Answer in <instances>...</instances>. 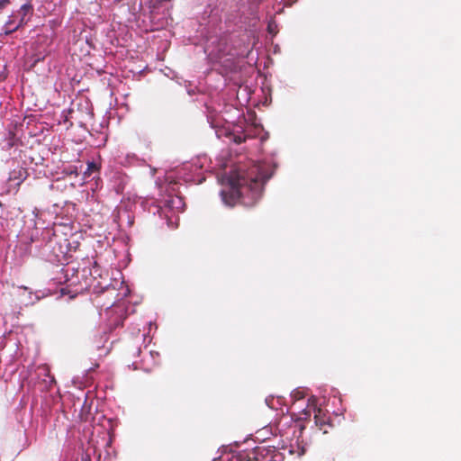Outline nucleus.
<instances>
[{"label":"nucleus","instance_id":"1","mask_svg":"<svg viewBox=\"0 0 461 461\" xmlns=\"http://www.w3.org/2000/svg\"><path fill=\"white\" fill-rule=\"evenodd\" d=\"M268 178L269 176L261 173L256 166L247 173L241 170L231 171L227 189L221 192V200L230 207H233L237 203L252 207L261 198L264 185Z\"/></svg>","mask_w":461,"mask_h":461},{"label":"nucleus","instance_id":"2","mask_svg":"<svg viewBox=\"0 0 461 461\" xmlns=\"http://www.w3.org/2000/svg\"><path fill=\"white\" fill-rule=\"evenodd\" d=\"M32 14H33L32 5L31 3H26V4L23 5L21 6V8L17 11V15L19 16L18 23L14 27V29L5 31V34L8 35V34L17 31L19 28L26 25L30 22Z\"/></svg>","mask_w":461,"mask_h":461},{"label":"nucleus","instance_id":"3","mask_svg":"<svg viewBox=\"0 0 461 461\" xmlns=\"http://www.w3.org/2000/svg\"><path fill=\"white\" fill-rule=\"evenodd\" d=\"M314 420L315 425L324 434L328 433L329 429L332 427L330 416L323 411L321 408L314 406Z\"/></svg>","mask_w":461,"mask_h":461},{"label":"nucleus","instance_id":"4","mask_svg":"<svg viewBox=\"0 0 461 461\" xmlns=\"http://www.w3.org/2000/svg\"><path fill=\"white\" fill-rule=\"evenodd\" d=\"M281 454L276 449H267L265 447H257L252 452V458L255 461H276V458H280Z\"/></svg>","mask_w":461,"mask_h":461},{"label":"nucleus","instance_id":"5","mask_svg":"<svg viewBox=\"0 0 461 461\" xmlns=\"http://www.w3.org/2000/svg\"><path fill=\"white\" fill-rule=\"evenodd\" d=\"M99 170V167L95 162H88L87 167L84 172L85 176H90L94 172H97Z\"/></svg>","mask_w":461,"mask_h":461},{"label":"nucleus","instance_id":"6","mask_svg":"<svg viewBox=\"0 0 461 461\" xmlns=\"http://www.w3.org/2000/svg\"><path fill=\"white\" fill-rule=\"evenodd\" d=\"M231 461H255V459L252 458V453L247 454L242 453L236 456H234Z\"/></svg>","mask_w":461,"mask_h":461},{"label":"nucleus","instance_id":"7","mask_svg":"<svg viewBox=\"0 0 461 461\" xmlns=\"http://www.w3.org/2000/svg\"><path fill=\"white\" fill-rule=\"evenodd\" d=\"M13 23H14L13 20H11V19H10V20L5 23V31H8V30H10V29H14V27H12Z\"/></svg>","mask_w":461,"mask_h":461},{"label":"nucleus","instance_id":"8","mask_svg":"<svg viewBox=\"0 0 461 461\" xmlns=\"http://www.w3.org/2000/svg\"><path fill=\"white\" fill-rule=\"evenodd\" d=\"M9 4V0H0V11Z\"/></svg>","mask_w":461,"mask_h":461},{"label":"nucleus","instance_id":"9","mask_svg":"<svg viewBox=\"0 0 461 461\" xmlns=\"http://www.w3.org/2000/svg\"><path fill=\"white\" fill-rule=\"evenodd\" d=\"M6 77H7V74L5 72L0 73V81L5 80Z\"/></svg>","mask_w":461,"mask_h":461},{"label":"nucleus","instance_id":"10","mask_svg":"<svg viewBox=\"0 0 461 461\" xmlns=\"http://www.w3.org/2000/svg\"><path fill=\"white\" fill-rule=\"evenodd\" d=\"M295 397L298 399L303 398L299 392L295 393Z\"/></svg>","mask_w":461,"mask_h":461},{"label":"nucleus","instance_id":"11","mask_svg":"<svg viewBox=\"0 0 461 461\" xmlns=\"http://www.w3.org/2000/svg\"><path fill=\"white\" fill-rule=\"evenodd\" d=\"M97 267V262L94 263V268Z\"/></svg>","mask_w":461,"mask_h":461}]
</instances>
